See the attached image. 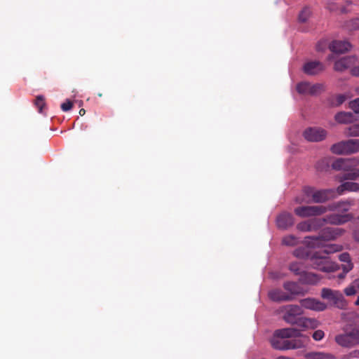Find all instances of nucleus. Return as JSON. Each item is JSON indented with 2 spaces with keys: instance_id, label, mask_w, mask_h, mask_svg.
<instances>
[{
  "instance_id": "1",
  "label": "nucleus",
  "mask_w": 359,
  "mask_h": 359,
  "mask_svg": "<svg viewBox=\"0 0 359 359\" xmlns=\"http://www.w3.org/2000/svg\"><path fill=\"white\" fill-rule=\"evenodd\" d=\"M309 337L300 330L290 327L276 330L271 338V346L278 351L299 349L305 347Z\"/></svg>"
},
{
  "instance_id": "2",
  "label": "nucleus",
  "mask_w": 359,
  "mask_h": 359,
  "mask_svg": "<svg viewBox=\"0 0 359 359\" xmlns=\"http://www.w3.org/2000/svg\"><path fill=\"white\" fill-rule=\"evenodd\" d=\"M358 165L359 160L355 158H340L332 163V167L336 170L344 171L337 176V180L342 182L346 180H355L359 177V169L357 168Z\"/></svg>"
},
{
  "instance_id": "3",
  "label": "nucleus",
  "mask_w": 359,
  "mask_h": 359,
  "mask_svg": "<svg viewBox=\"0 0 359 359\" xmlns=\"http://www.w3.org/2000/svg\"><path fill=\"white\" fill-rule=\"evenodd\" d=\"M304 197H297L295 201L297 203H325L335 198L336 191L334 189H316L314 187H306L303 189Z\"/></svg>"
},
{
  "instance_id": "4",
  "label": "nucleus",
  "mask_w": 359,
  "mask_h": 359,
  "mask_svg": "<svg viewBox=\"0 0 359 359\" xmlns=\"http://www.w3.org/2000/svg\"><path fill=\"white\" fill-rule=\"evenodd\" d=\"M344 230L339 227H327L323 229L319 236L305 238L306 243L311 248H320L325 241L335 240L341 236Z\"/></svg>"
},
{
  "instance_id": "5",
  "label": "nucleus",
  "mask_w": 359,
  "mask_h": 359,
  "mask_svg": "<svg viewBox=\"0 0 359 359\" xmlns=\"http://www.w3.org/2000/svg\"><path fill=\"white\" fill-rule=\"evenodd\" d=\"M353 219V215L350 213L347 214H339V213H334L330 215H327L324 219H318L314 218L311 219H309L310 226H311V231H316L319 228H320L325 222L334 224V225H340L343 224L346 222L351 221Z\"/></svg>"
},
{
  "instance_id": "6",
  "label": "nucleus",
  "mask_w": 359,
  "mask_h": 359,
  "mask_svg": "<svg viewBox=\"0 0 359 359\" xmlns=\"http://www.w3.org/2000/svg\"><path fill=\"white\" fill-rule=\"evenodd\" d=\"M310 260L314 269L323 272L335 271L339 269L337 264L332 262L328 256L323 255L320 251L313 253L311 255Z\"/></svg>"
},
{
  "instance_id": "7",
  "label": "nucleus",
  "mask_w": 359,
  "mask_h": 359,
  "mask_svg": "<svg viewBox=\"0 0 359 359\" xmlns=\"http://www.w3.org/2000/svg\"><path fill=\"white\" fill-rule=\"evenodd\" d=\"M331 151L337 154H350L359 151V139H351L334 144Z\"/></svg>"
},
{
  "instance_id": "8",
  "label": "nucleus",
  "mask_w": 359,
  "mask_h": 359,
  "mask_svg": "<svg viewBox=\"0 0 359 359\" xmlns=\"http://www.w3.org/2000/svg\"><path fill=\"white\" fill-rule=\"evenodd\" d=\"M321 297L324 299H327L334 306L344 309L347 306V302L344 299L342 293L339 290H333L330 288H323L321 291Z\"/></svg>"
},
{
  "instance_id": "9",
  "label": "nucleus",
  "mask_w": 359,
  "mask_h": 359,
  "mask_svg": "<svg viewBox=\"0 0 359 359\" xmlns=\"http://www.w3.org/2000/svg\"><path fill=\"white\" fill-rule=\"evenodd\" d=\"M327 211V207L323 205L300 206L294 210L296 215L302 218L321 215Z\"/></svg>"
},
{
  "instance_id": "10",
  "label": "nucleus",
  "mask_w": 359,
  "mask_h": 359,
  "mask_svg": "<svg viewBox=\"0 0 359 359\" xmlns=\"http://www.w3.org/2000/svg\"><path fill=\"white\" fill-rule=\"evenodd\" d=\"M303 313L302 308L298 305H287L285 307L283 319L287 323L294 325L296 320Z\"/></svg>"
},
{
  "instance_id": "11",
  "label": "nucleus",
  "mask_w": 359,
  "mask_h": 359,
  "mask_svg": "<svg viewBox=\"0 0 359 359\" xmlns=\"http://www.w3.org/2000/svg\"><path fill=\"white\" fill-rule=\"evenodd\" d=\"M359 60L355 55L346 56L335 62L334 68L336 71L342 72L346 69L351 68V70L357 67Z\"/></svg>"
},
{
  "instance_id": "12",
  "label": "nucleus",
  "mask_w": 359,
  "mask_h": 359,
  "mask_svg": "<svg viewBox=\"0 0 359 359\" xmlns=\"http://www.w3.org/2000/svg\"><path fill=\"white\" fill-rule=\"evenodd\" d=\"M303 135L309 142H319L325 138L327 132L321 128L311 127L304 130Z\"/></svg>"
},
{
  "instance_id": "13",
  "label": "nucleus",
  "mask_w": 359,
  "mask_h": 359,
  "mask_svg": "<svg viewBox=\"0 0 359 359\" xmlns=\"http://www.w3.org/2000/svg\"><path fill=\"white\" fill-rule=\"evenodd\" d=\"M300 305L302 308L316 311H323L326 309L327 305L314 298H306L301 299Z\"/></svg>"
},
{
  "instance_id": "14",
  "label": "nucleus",
  "mask_w": 359,
  "mask_h": 359,
  "mask_svg": "<svg viewBox=\"0 0 359 359\" xmlns=\"http://www.w3.org/2000/svg\"><path fill=\"white\" fill-rule=\"evenodd\" d=\"M325 69L324 65L319 61H308L303 66L304 72L309 76H314L320 74Z\"/></svg>"
},
{
  "instance_id": "15",
  "label": "nucleus",
  "mask_w": 359,
  "mask_h": 359,
  "mask_svg": "<svg viewBox=\"0 0 359 359\" xmlns=\"http://www.w3.org/2000/svg\"><path fill=\"white\" fill-rule=\"evenodd\" d=\"M294 224L293 216L288 212L280 214L276 219V224L279 229H286Z\"/></svg>"
},
{
  "instance_id": "16",
  "label": "nucleus",
  "mask_w": 359,
  "mask_h": 359,
  "mask_svg": "<svg viewBox=\"0 0 359 359\" xmlns=\"http://www.w3.org/2000/svg\"><path fill=\"white\" fill-rule=\"evenodd\" d=\"M339 259L344 264H341L343 272L338 273L337 276L339 279H343L346 274L353 269V264L351 262L350 255L347 252L339 255Z\"/></svg>"
},
{
  "instance_id": "17",
  "label": "nucleus",
  "mask_w": 359,
  "mask_h": 359,
  "mask_svg": "<svg viewBox=\"0 0 359 359\" xmlns=\"http://www.w3.org/2000/svg\"><path fill=\"white\" fill-rule=\"evenodd\" d=\"M351 48V45L346 41H334L330 46V50L336 53H344L348 51Z\"/></svg>"
},
{
  "instance_id": "18",
  "label": "nucleus",
  "mask_w": 359,
  "mask_h": 359,
  "mask_svg": "<svg viewBox=\"0 0 359 359\" xmlns=\"http://www.w3.org/2000/svg\"><path fill=\"white\" fill-rule=\"evenodd\" d=\"M354 205V200L348 199L346 201H339L330 205L327 207V210H337L346 212L348 211L352 205Z\"/></svg>"
},
{
  "instance_id": "19",
  "label": "nucleus",
  "mask_w": 359,
  "mask_h": 359,
  "mask_svg": "<svg viewBox=\"0 0 359 359\" xmlns=\"http://www.w3.org/2000/svg\"><path fill=\"white\" fill-rule=\"evenodd\" d=\"M336 196L342 195L345 191H359V184L353 182H342L336 189Z\"/></svg>"
},
{
  "instance_id": "20",
  "label": "nucleus",
  "mask_w": 359,
  "mask_h": 359,
  "mask_svg": "<svg viewBox=\"0 0 359 359\" xmlns=\"http://www.w3.org/2000/svg\"><path fill=\"white\" fill-rule=\"evenodd\" d=\"M269 298L275 302H286L291 301L293 299V297L291 295L286 294L285 292L281 290H273L269 292Z\"/></svg>"
},
{
  "instance_id": "21",
  "label": "nucleus",
  "mask_w": 359,
  "mask_h": 359,
  "mask_svg": "<svg viewBox=\"0 0 359 359\" xmlns=\"http://www.w3.org/2000/svg\"><path fill=\"white\" fill-rule=\"evenodd\" d=\"M335 120L339 123H350L356 120L355 116L351 112L341 111L337 113L335 116Z\"/></svg>"
},
{
  "instance_id": "22",
  "label": "nucleus",
  "mask_w": 359,
  "mask_h": 359,
  "mask_svg": "<svg viewBox=\"0 0 359 359\" xmlns=\"http://www.w3.org/2000/svg\"><path fill=\"white\" fill-rule=\"evenodd\" d=\"M320 277L316 273L303 271L299 280L304 284L314 285L320 280Z\"/></svg>"
},
{
  "instance_id": "23",
  "label": "nucleus",
  "mask_w": 359,
  "mask_h": 359,
  "mask_svg": "<svg viewBox=\"0 0 359 359\" xmlns=\"http://www.w3.org/2000/svg\"><path fill=\"white\" fill-rule=\"evenodd\" d=\"M318 248L320 249L319 250L320 252L327 256L329 254L341 251L342 250V246L337 244L326 245L325 242H323L322 243V245Z\"/></svg>"
},
{
  "instance_id": "24",
  "label": "nucleus",
  "mask_w": 359,
  "mask_h": 359,
  "mask_svg": "<svg viewBox=\"0 0 359 359\" xmlns=\"http://www.w3.org/2000/svg\"><path fill=\"white\" fill-rule=\"evenodd\" d=\"M283 287L285 290L288 291L292 297L295 294H303V289L299 285L294 282H286Z\"/></svg>"
},
{
  "instance_id": "25",
  "label": "nucleus",
  "mask_w": 359,
  "mask_h": 359,
  "mask_svg": "<svg viewBox=\"0 0 359 359\" xmlns=\"http://www.w3.org/2000/svg\"><path fill=\"white\" fill-rule=\"evenodd\" d=\"M335 341L337 344L343 347L353 346V344L351 339L348 332L337 335L335 337Z\"/></svg>"
},
{
  "instance_id": "26",
  "label": "nucleus",
  "mask_w": 359,
  "mask_h": 359,
  "mask_svg": "<svg viewBox=\"0 0 359 359\" xmlns=\"http://www.w3.org/2000/svg\"><path fill=\"white\" fill-rule=\"evenodd\" d=\"M306 359H336V357L326 352H310L305 355Z\"/></svg>"
},
{
  "instance_id": "27",
  "label": "nucleus",
  "mask_w": 359,
  "mask_h": 359,
  "mask_svg": "<svg viewBox=\"0 0 359 359\" xmlns=\"http://www.w3.org/2000/svg\"><path fill=\"white\" fill-rule=\"evenodd\" d=\"M304 243L306 244V247H299L294 250L293 254L295 257L301 259H305L311 257V253L309 251V248H312L311 247L309 246L306 242L304 241Z\"/></svg>"
},
{
  "instance_id": "28",
  "label": "nucleus",
  "mask_w": 359,
  "mask_h": 359,
  "mask_svg": "<svg viewBox=\"0 0 359 359\" xmlns=\"http://www.w3.org/2000/svg\"><path fill=\"white\" fill-rule=\"evenodd\" d=\"M310 85L311 83L306 81H302L297 84V91L299 94L302 95H309L310 91Z\"/></svg>"
},
{
  "instance_id": "29",
  "label": "nucleus",
  "mask_w": 359,
  "mask_h": 359,
  "mask_svg": "<svg viewBox=\"0 0 359 359\" xmlns=\"http://www.w3.org/2000/svg\"><path fill=\"white\" fill-rule=\"evenodd\" d=\"M352 95L350 93H346L344 94H339L336 95L334 101L332 102V104L334 106H339L343 104L346 100L350 99Z\"/></svg>"
},
{
  "instance_id": "30",
  "label": "nucleus",
  "mask_w": 359,
  "mask_h": 359,
  "mask_svg": "<svg viewBox=\"0 0 359 359\" xmlns=\"http://www.w3.org/2000/svg\"><path fill=\"white\" fill-rule=\"evenodd\" d=\"M344 27L348 31H355L359 29V18H353L345 22Z\"/></svg>"
},
{
  "instance_id": "31",
  "label": "nucleus",
  "mask_w": 359,
  "mask_h": 359,
  "mask_svg": "<svg viewBox=\"0 0 359 359\" xmlns=\"http://www.w3.org/2000/svg\"><path fill=\"white\" fill-rule=\"evenodd\" d=\"M282 243L287 246H294L298 243V238L293 235H288L283 238Z\"/></svg>"
},
{
  "instance_id": "32",
  "label": "nucleus",
  "mask_w": 359,
  "mask_h": 359,
  "mask_svg": "<svg viewBox=\"0 0 359 359\" xmlns=\"http://www.w3.org/2000/svg\"><path fill=\"white\" fill-rule=\"evenodd\" d=\"M310 91H309V95H316L319 93H320L321 92L323 91L324 90V86L323 84L321 83H315V84H311L310 85Z\"/></svg>"
},
{
  "instance_id": "33",
  "label": "nucleus",
  "mask_w": 359,
  "mask_h": 359,
  "mask_svg": "<svg viewBox=\"0 0 359 359\" xmlns=\"http://www.w3.org/2000/svg\"><path fill=\"white\" fill-rule=\"evenodd\" d=\"M347 136L359 137V124L350 126L345 132Z\"/></svg>"
},
{
  "instance_id": "34",
  "label": "nucleus",
  "mask_w": 359,
  "mask_h": 359,
  "mask_svg": "<svg viewBox=\"0 0 359 359\" xmlns=\"http://www.w3.org/2000/svg\"><path fill=\"white\" fill-rule=\"evenodd\" d=\"M311 15V11L309 8H304L300 12L299 15V20L302 22H304L307 20Z\"/></svg>"
},
{
  "instance_id": "35",
  "label": "nucleus",
  "mask_w": 359,
  "mask_h": 359,
  "mask_svg": "<svg viewBox=\"0 0 359 359\" xmlns=\"http://www.w3.org/2000/svg\"><path fill=\"white\" fill-rule=\"evenodd\" d=\"M290 270L296 275H300L302 273V267L299 263L294 262L290 265Z\"/></svg>"
},
{
  "instance_id": "36",
  "label": "nucleus",
  "mask_w": 359,
  "mask_h": 359,
  "mask_svg": "<svg viewBox=\"0 0 359 359\" xmlns=\"http://www.w3.org/2000/svg\"><path fill=\"white\" fill-rule=\"evenodd\" d=\"M297 229L299 231H304V232L311 231V226H310L309 220L299 222L297 225Z\"/></svg>"
},
{
  "instance_id": "37",
  "label": "nucleus",
  "mask_w": 359,
  "mask_h": 359,
  "mask_svg": "<svg viewBox=\"0 0 359 359\" xmlns=\"http://www.w3.org/2000/svg\"><path fill=\"white\" fill-rule=\"evenodd\" d=\"M353 346L359 343V330L353 329L348 332Z\"/></svg>"
},
{
  "instance_id": "38",
  "label": "nucleus",
  "mask_w": 359,
  "mask_h": 359,
  "mask_svg": "<svg viewBox=\"0 0 359 359\" xmlns=\"http://www.w3.org/2000/svg\"><path fill=\"white\" fill-rule=\"evenodd\" d=\"M35 105L38 108L39 112L42 113L43 107L45 105L44 97L43 95H38L36 97Z\"/></svg>"
},
{
  "instance_id": "39",
  "label": "nucleus",
  "mask_w": 359,
  "mask_h": 359,
  "mask_svg": "<svg viewBox=\"0 0 359 359\" xmlns=\"http://www.w3.org/2000/svg\"><path fill=\"white\" fill-rule=\"evenodd\" d=\"M348 107L355 114H359V97L349 102Z\"/></svg>"
},
{
  "instance_id": "40",
  "label": "nucleus",
  "mask_w": 359,
  "mask_h": 359,
  "mask_svg": "<svg viewBox=\"0 0 359 359\" xmlns=\"http://www.w3.org/2000/svg\"><path fill=\"white\" fill-rule=\"evenodd\" d=\"M356 288H357V286L355 285V280H354L351 285H350L344 289V293L347 296L354 295L356 292Z\"/></svg>"
},
{
  "instance_id": "41",
  "label": "nucleus",
  "mask_w": 359,
  "mask_h": 359,
  "mask_svg": "<svg viewBox=\"0 0 359 359\" xmlns=\"http://www.w3.org/2000/svg\"><path fill=\"white\" fill-rule=\"evenodd\" d=\"M306 322L307 323L306 329H316L319 325L318 321L314 318H308Z\"/></svg>"
},
{
  "instance_id": "42",
  "label": "nucleus",
  "mask_w": 359,
  "mask_h": 359,
  "mask_svg": "<svg viewBox=\"0 0 359 359\" xmlns=\"http://www.w3.org/2000/svg\"><path fill=\"white\" fill-rule=\"evenodd\" d=\"M325 337V332L321 330H317L313 332L312 334L313 339L316 341H319L322 340Z\"/></svg>"
},
{
  "instance_id": "43",
  "label": "nucleus",
  "mask_w": 359,
  "mask_h": 359,
  "mask_svg": "<svg viewBox=\"0 0 359 359\" xmlns=\"http://www.w3.org/2000/svg\"><path fill=\"white\" fill-rule=\"evenodd\" d=\"M72 102H71L69 100H67L65 102H63L61 104V109L63 111H68L72 108Z\"/></svg>"
},
{
  "instance_id": "44",
  "label": "nucleus",
  "mask_w": 359,
  "mask_h": 359,
  "mask_svg": "<svg viewBox=\"0 0 359 359\" xmlns=\"http://www.w3.org/2000/svg\"><path fill=\"white\" fill-rule=\"evenodd\" d=\"M306 320H308V318L299 317L296 320L294 325H297L298 326L306 329L307 325V323L306 322Z\"/></svg>"
},
{
  "instance_id": "45",
  "label": "nucleus",
  "mask_w": 359,
  "mask_h": 359,
  "mask_svg": "<svg viewBox=\"0 0 359 359\" xmlns=\"http://www.w3.org/2000/svg\"><path fill=\"white\" fill-rule=\"evenodd\" d=\"M359 358V350H355L351 352L348 355L345 356L344 359Z\"/></svg>"
},
{
  "instance_id": "46",
  "label": "nucleus",
  "mask_w": 359,
  "mask_h": 359,
  "mask_svg": "<svg viewBox=\"0 0 359 359\" xmlns=\"http://www.w3.org/2000/svg\"><path fill=\"white\" fill-rule=\"evenodd\" d=\"M353 237L356 241L359 242V230H356L354 231Z\"/></svg>"
},
{
  "instance_id": "47",
  "label": "nucleus",
  "mask_w": 359,
  "mask_h": 359,
  "mask_svg": "<svg viewBox=\"0 0 359 359\" xmlns=\"http://www.w3.org/2000/svg\"><path fill=\"white\" fill-rule=\"evenodd\" d=\"M321 44H322V42H320V43H318V45H317V47H316V48H317V50H318V51H322V50H323V48H322Z\"/></svg>"
},
{
  "instance_id": "48",
  "label": "nucleus",
  "mask_w": 359,
  "mask_h": 359,
  "mask_svg": "<svg viewBox=\"0 0 359 359\" xmlns=\"http://www.w3.org/2000/svg\"><path fill=\"white\" fill-rule=\"evenodd\" d=\"M85 113H86L85 109H80V111H79L80 116H83L85 114Z\"/></svg>"
},
{
  "instance_id": "49",
  "label": "nucleus",
  "mask_w": 359,
  "mask_h": 359,
  "mask_svg": "<svg viewBox=\"0 0 359 359\" xmlns=\"http://www.w3.org/2000/svg\"><path fill=\"white\" fill-rule=\"evenodd\" d=\"M355 285H356L357 288L359 290V278L355 280Z\"/></svg>"
},
{
  "instance_id": "50",
  "label": "nucleus",
  "mask_w": 359,
  "mask_h": 359,
  "mask_svg": "<svg viewBox=\"0 0 359 359\" xmlns=\"http://www.w3.org/2000/svg\"><path fill=\"white\" fill-rule=\"evenodd\" d=\"M276 359H292V358L286 357V356H280V357H278Z\"/></svg>"
},
{
  "instance_id": "51",
  "label": "nucleus",
  "mask_w": 359,
  "mask_h": 359,
  "mask_svg": "<svg viewBox=\"0 0 359 359\" xmlns=\"http://www.w3.org/2000/svg\"><path fill=\"white\" fill-rule=\"evenodd\" d=\"M355 304V305L359 306V296L358 297Z\"/></svg>"
}]
</instances>
